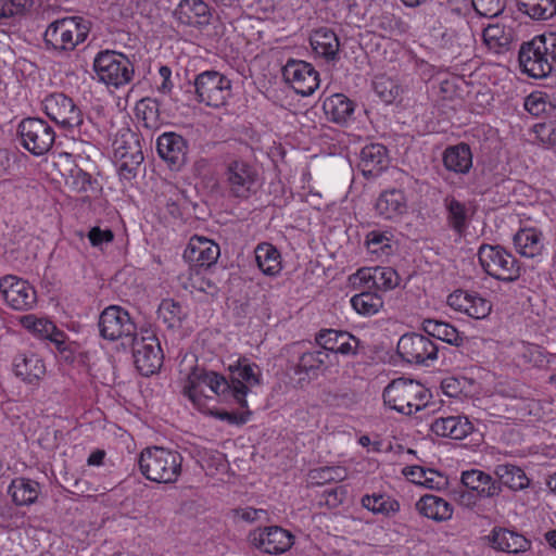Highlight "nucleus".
Here are the masks:
<instances>
[{
	"label": "nucleus",
	"instance_id": "obj_3",
	"mask_svg": "<svg viewBox=\"0 0 556 556\" xmlns=\"http://www.w3.org/2000/svg\"><path fill=\"white\" fill-rule=\"evenodd\" d=\"M91 23L81 16H66L51 22L45 34L46 48L58 53L73 51L83 43L90 31Z\"/></svg>",
	"mask_w": 556,
	"mask_h": 556
},
{
	"label": "nucleus",
	"instance_id": "obj_15",
	"mask_svg": "<svg viewBox=\"0 0 556 556\" xmlns=\"http://www.w3.org/2000/svg\"><path fill=\"white\" fill-rule=\"evenodd\" d=\"M0 292L5 303L15 311L33 309L37 303V293L26 280L13 275L0 278Z\"/></svg>",
	"mask_w": 556,
	"mask_h": 556
},
{
	"label": "nucleus",
	"instance_id": "obj_31",
	"mask_svg": "<svg viewBox=\"0 0 556 556\" xmlns=\"http://www.w3.org/2000/svg\"><path fill=\"white\" fill-rule=\"evenodd\" d=\"M323 110L329 121L343 125L352 118L355 104L344 94L336 93L324 100Z\"/></svg>",
	"mask_w": 556,
	"mask_h": 556
},
{
	"label": "nucleus",
	"instance_id": "obj_56",
	"mask_svg": "<svg viewBox=\"0 0 556 556\" xmlns=\"http://www.w3.org/2000/svg\"><path fill=\"white\" fill-rule=\"evenodd\" d=\"M27 328L31 329L35 333L39 334L45 339H49L52 332L55 330V326L53 323L47 319H35L30 325H27Z\"/></svg>",
	"mask_w": 556,
	"mask_h": 556
},
{
	"label": "nucleus",
	"instance_id": "obj_6",
	"mask_svg": "<svg viewBox=\"0 0 556 556\" xmlns=\"http://www.w3.org/2000/svg\"><path fill=\"white\" fill-rule=\"evenodd\" d=\"M93 72L100 83L119 88L128 85L135 74L134 64L127 55L113 50H102L93 60Z\"/></svg>",
	"mask_w": 556,
	"mask_h": 556
},
{
	"label": "nucleus",
	"instance_id": "obj_48",
	"mask_svg": "<svg viewBox=\"0 0 556 556\" xmlns=\"http://www.w3.org/2000/svg\"><path fill=\"white\" fill-rule=\"evenodd\" d=\"M142 154L140 142L136 135L128 132L115 141L114 156L117 161H129L128 157H135V151Z\"/></svg>",
	"mask_w": 556,
	"mask_h": 556
},
{
	"label": "nucleus",
	"instance_id": "obj_49",
	"mask_svg": "<svg viewBox=\"0 0 556 556\" xmlns=\"http://www.w3.org/2000/svg\"><path fill=\"white\" fill-rule=\"evenodd\" d=\"M33 3V0H0V24H5L4 20L25 14Z\"/></svg>",
	"mask_w": 556,
	"mask_h": 556
},
{
	"label": "nucleus",
	"instance_id": "obj_30",
	"mask_svg": "<svg viewBox=\"0 0 556 556\" xmlns=\"http://www.w3.org/2000/svg\"><path fill=\"white\" fill-rule=\"evenodd\" d=\"M443 165L448 172L467 174L472 166V153L467 143L447 147L442 155Z\"/></svg>",
	"mask_w": 556,
	"mask_h": 556
},
{
	"label": "nucleus",
	"instance_id": "obj_44",
	"mask_svg": "<svg viewBox=\"0 0 556 556\" xmlns=\"http://www.w3.org/2000/svg\"><path fill=\"white\" fill-rule=\"evenodd\" d=\"M361 504L375 515L389 516L400 509V505L395 500L383 494H366L362 497Z\"/></svg>",
	"mask_w": 556,
	"mask_h": 556
},
{
	"label": "nucleus",
	"instance_id": "obj_8",
	"mask_svg": "<svg viewBox=\"0 0 556 556\" xmlns=\"http://www.w3.org/2000/svg\"><path fill=\"white\" fill-rule=\"evenodd\" d=\"M224 184L229 194L238 199H249L256 191L258 174L245 160L233 159L225 164Z\"/></svg>",
	"mask_w": 556,
	"mask_h": 556
},
{
	"label": "nucleus",
	"instance_id": "obj_62",
	"mask_svg": "<svg viewBox=\"0 0 556 556\" xmlns=\"http://www.w3.org/2000/svg\"><path fill=\"white\" fill-rule=\"evenodd\" d=\"M428 469H425L420 466H413L407 468V471L405 475L409 477V480L416 484L422 485V480L425 479V476H427Z\"/></svg>",
	"mask_w": 556,
	"mask_h": 556
},
{
	"label": "nucleus",
	"instance_id": "obj_13",
	"mask_svg": "<svg viewBox=\"0 0 556 556\" xmlns=\"http://www.w3.org/2000/svg\"><path fill=\"white\" fill-rule=\"evenodd\" d=\"M100 334L110 341L122 338L134 339L137 327L129 313L121 306L106 307L99 317Z\"/></svg>",
	"mask_w": 556,
	"mask_h": 556
},
{
	"label": "nucleus",
	"instance_id": "obj_21",
	"mask_svg": "<svg viewBox=\"0 0 556 556\" xmlns=\"http://www.w3.org/2000/svg\"><path fill=\"white\" fill-rule=\"evenodd\" d=\"M13 370L15 376L23 382L38 386L46 375V365L38 354L31 351H24L15 355Z\"/></svg>",
	"mask_w": 556,
	"mask_h": 556
},
{
	"label": "nucleus",
	"instance_id": "obj_22",
	"mask_svg": "<svg viewBox=\"0 0 556 556\" xmlns=\"http://www.w3.org/2000/svg\"><path fill=\"white\" fill-rule=\"evenodd\" d=\"M220 254L219 245L202 237H192L185 250L184 257L198 267H210Z\"/></svg>",
	"mask_w": 556,
	"mask_h": 556
},
{
	"label": "nucleus",
	"instance_id": "obj_2",
	"mask_svg": "<svg viewBox=\"0 0 556 556\" xmlns=\"http://www.w3.org/2000/svg\"><path fill=\"white\" fill-rule=\"evenodd\" d=\"M518 60L521 71L533 78H545L556 72V33H545L523 42Z\"/></svg>",
	"mask_w": 556,
	"mask_h": 556
},
{
	"label": "nucleus",
	"instance_id": "obj_17",
	"mask_svg": "<svg viewBox=\"0 0 556 556\" xmlns=\"http://www.w3.org/2000/svg\"><path fill=\"white\" fill-rule=\"evenodd\" d=\"M249 540L253 546L267 554H282L293 545V535L290 531L270 526L252 531Z\"/></svg>",
	"mask_w": 556,
	"mask_h": 556
},
{
	"label": "nucleus",
	"instance_id": "obj_41",
	"mask_svg": "<svg viewBox=\"0 0 556 556\" xmlns=\"http://www.w3.org/2000/svg\"><path fill=\"white\" fill-rule=\"evenodd\" d=\"M518 9L533 20H548L556 14V0H518Z\"/></svg>",
	"mask_w": 556,
	"mask_h": 556
},
{
	"label": "nucleus",
	"instance_id": "obj_20",
	"mask_svg": "<svg viewBox=\"0 0 556 556\" xmlns=\"http://www.w3.org/2000/svg\"><path fill=\"white\" fill-rule=\"evenodd\" d=\"M316 343L325 352L341 355H355L359 346V340L348 331L336 329H323L316 334Z\"/></svg>",
	"mask_w": 556,
	"mask_h": 556
},
{
	"label": "nucleus",
	"instance_id": "obj_61",
	"mask_svg": "<svg viewBox=\"0 0 556 556\" xmlns=\"http://www.w3.org/2000/svg\"><path fill=\"white\" fill-rule=\"evenodd\" d=\"M143 108V118L148 119L153 117L157 113V103L151 99H143L139 102L137 110L140 111Z\"/></svg>",
	"mask_w": 556,
	"mask_h": 556
},
{
	"label": "nucleus",
	"instance_id": "obj_34",
	"mask_svg": "<svg viewBox=\"0 0 556 556\" xmlns=\"http://www.w3.org/2000/svg\"><path fill=\"white\" fill-rule=\"evenodd\" d=\"M8 493L16 505H30L38 498L40 485L35 480L20 477L12 480Z\"/></svg>",
	"mask_w": 556,
	"mask_h": 556
},
{
	"label": "nucleus",
	"instance_id": "obj_32",
	"mask_svg": "<svg viewBox=\"0 0 556 556\" xmlns=\"http://www.w3.org/2000/svg\"><path fill=\"white\" fill-rule=\"evenodd\" d=\"M407 210L404 192L399 189L383 191L376 202L377 213L386 219H392Z\"/></svg>",
	"mask_w": 556,
	"mask_h": 556
},
{
	"label": "nucleus",
	"instance_id": "obj_5",
	"mask_svg": "<svg viewBox=\"0 0 556 556\" xmlns=\"http://www.w3.org/2000/svg\"><path fill=\"white\" fill-rule=\"evenodd\" d=\"M382 396L384 404L392 409L412 415L428 405L430 392L418 381L399 378L384 388Z\"/></svg>",
	"mask_w": 556,
	"mask_h": 556
},
{
	"label": "nucleus",
	"instance_id": "obj_37",
	"mask_svg": "<svg viewBox=\"0 0 556 556\" xmlns=\"http://www.w3.org/2000/svg\"><path fill=\"white\" fill-rule=\"evenodd\" d=\"M446 210L447 225L459 236H463L468 227L469 213L465 203L454 197H446L443 201Z\"/></svg>",
	"mask_w": 556,
	"mask_h": 556
},
{
	"label": "nucleus",
	"instance_id": "obj_38",
	"mask_svg": "<svg viewBox=\"0 0 556 556\" xmlns=\"http://www.w3.org/2000/svg\"><path fill=\"white\" fill-rule=\"evenodd\" d=\"M281 256L279 251L270 243H260L255 249V260L258 268L267 276H276L280 273Z\"/></svg>",
	"mask_w": 556,
	"mask_h": 556
},
{
	"label": "nucleus",
	"instance_id": "obj_18",
	"mask_svg": "<svg viewBox=\"0 0 556 556\" xmlns=\"http://www.w3.org/2000/svg\"><path fill=\"white\" fill-rule=\"evenodd\" d=\"M447 304L475 319H483L492 311L491 302L473 291L456 290L447 296Z\"/></svg>",
	"mask_w": 556,
	"mask_h": 556
},
{
	"label": "nucleus",
	"instance_id": "obj_9",
	"mask_svg": "<svg viewBox=\"0 0 556 556\" xmlns=\"http://www.w3.org/2000/svg\"><path fill=\"white\" fill-rule=\"evenodd\" d=\"M17 136L21 146L36 156L49 152L55 140L52 126L38 117L22 119L17 126Z\"/></svg>",
	"mask_w": 556,
	"mask_h": 556
},
{
	"label": "nucleus",
	"instance_id": "obj_19",
	"mask_svg": "<svg viewBox=\"0 0 556 556\" xmlns=\"http://www.w3.org/2000/svg\"><path fill=\"white\" fill-rule=\"evenodd\" d=\"M156 150L172 169H180L187 163L188 142L176 132H164L156 140Z\"/></svg>",
	"mask_w": 556,
	"mask_h": 556
},
{
	"label": "nucleus",
	"instance_id": "obj_23",
	"mask_svg": "<svg viewBox=\"0 0 556 556\" xmlns=\"http://www.w3.org/2000/svg\"><path fill=\"white\" fill-rule=\"evenodd\" d=\"M431 431L439 437L463 440L475 431V427L467 416L456 415L434 419Z\"/></svg>",
	"mask_w": 556,
	"mask_h": 556
},
{
	"label": "nucleus",
	"instance_id": "obj_52",
	"mask_svg": "<svg viewBox=\"0 0 556 556\" xmlns=\"http://www.w3.org/2000/svg\"><path fill=\"white\" fill-rule=\"evenodd\" d=\"M374 88L378 97L386 103H392L399 96V87L390 79L377 78Z\"/></svg>",
	"mask_w": 556,
	"mask_h": 556
},
{
	"label": "nucleus",
	"instance_id": "obj_7",
	"mask_svg": "<svg viewBox=\"0 0 556 556\" xmlns=\"http://www.w3.org/2000/svg\"><path fill=\"white\" fill-rule=\"evenodd\" d=\"M477 255L489 276L506 282L516 281L520 277L519 262L502 245L481 244Z\"/></svg>",
	"mask_w": 556,
	"mask_h": 556
},
{
	"label": "nucleus",
	"instance_id": "obj_16",
	"mask_svg": "<svg viewBox=\"0 0 556 556\" xmlns=\"http://www.w3.org/2000/svg\"><path fill=\"white\" fill-rule=\"evenodd\" d=\"M283 78L303 97L314 93L319 86V74L311 63L289 60L282 71Z\"/></svg>",
	"mask_w": 556,
	"mask_h": 556
},
{
	"label": "nucleus",
	"instance_id": "obj_46",
	"mask_svg": "<svg viewBox=\"0 0 556 556\" xmlns=\"http://www.w3.org/2000/svg\"><path fill=\"white\" fill-rule=\"evenodd\" d=\"M66 185L78 193H97L98 182L91 175L81 168H74L66 178Z\"/></svg>",
	"mask_w": 556,
	"mask_h": 556
},
{
	"label": "nucleus",
	"instance_id": "obj_40",
	"mask_svg": "<svg viewBox=\"0 0 556 556\" xmlns=\"http://www.w3.org/2000/svg\"><path fill=\"white\" fill-rule=\"evenodd\" d=\"M483 40L496 51L508 50L514 40L513 29L501 24H490L483 29Z\"/></svg>",
	"mask_w": 556,
	"mask_h": 556
},
{
	"label": "nucleus",
	"instance_id": "obj_51",
	"mask_svg": "<svg viewBox=\"0 0 556 556\" xmlns=\"http://www.w3.org/2000/svg\"><path fill=\"white\" fill-rule=\"evenodd\" d=\"M475 11L483 17H496L505 9V0H471Z\"/></svg>",
	"mask_w": 556,
	"mask_h": 556
},
{
	"label": "nucleus",
	"instance_id": "obj_4",
	"mask_svg": "<svg viewBox=\"0 0 556 556\" xmlns=\"http://www.w3.org/2000/svg\"><path fill=\"white\" fill-rule=\"evenodd\" d=\"M182 456L172 450L153 446L144 448L138 459L141 473L157 483L176 482L181 473Z\"/></svg>",
	"mask_w": 556,
	"mask_h": 556
},
{
	"label": "nucleus",
	"instance_id": "obj_25",
	"mask_svg": "<svg viewBox=\"0 0 556 556\" xmlns=\"http://www.w3.org/2000/svg\"><path fill=\"white\" fill-rule=\"evenodd\" d=\"M460 481L463 486L475 492L482 498L494 497L502 492V488L497 481L479 469L463 471Z\"/></svg>",
	"mask_w": 556,
	"mask_h": 556
},
{
	"label": "nucleus",
	"instance_id": "obj_35",
	"mask_svg": "<svg viewBox=\"0 0 556 556\" xmlns=\"http://www.w3.org/2000/svg\"><path fill=\"white\" fill-rule=\"evenodd\" d=\"M416 507L421 515L435 521H445L453 515L451 504L432 494L424 495L417 502Z\"/></svg>",
	"mask_w": 556,
	"mask_h": 556
},
{
	"label": "nucleus",
	"instance_id": "obj_54",
	"mask_svg": "<svg viewBox=\"0 0 556 556\" xmlns=\"http://www.w3.org/2000/svg\"><path fill=\"white\" fill-rule=\"evenodd\" d=\"M88 239L92 247L102 248L113 241L114 235L111 229H101L100 227H92L88 232Z\"/></svg>",
	"mask_w": 556,
	"mask_h": 556
},
{
	"label": "nucleus",
	"instance_id": "obj_36",
	"mask_svg": "<svg viewBox=\"0 0 556 556\" xmlns=\"http://www.w3.org/2000/svg\"><path fill=\"white\" fill-rule=\"evenodd\" d=\"M422 329L428 336L455 346H460L466 339L454 326L438 319H425Z\"/></svg>",
	"mask_w": 556,
	"mask_h": 556
},
{
	"label": "nucleus",
	"instance_id": "obj_43",
	"mask_svg": "<svg viewBox=\"0 0 556 556\" xmlns=\"http://www.w3.org/2000/svg\"><path fill=\"white\" fill-rule=\"evenodd\" d=\"M328 358L329 353L321 348L304 352L298 362V372L316 376L318 370L326 366Z\"/></svg>",
	"mask_w": 556,
	"mask_h": 556
},
{
	"label": "nucleus",
	"instance_id": "obj_57",
	"mask_svg": "<svg viewBox=\"0 0 556 556\" xmlns=\"http://www.w3.org/2000/svg\"><path fill=\"white\" fill-rule=\"evenodd\" d=\"M422 485L431 489V490H441L444 488L447 483V480L444 476L439 473L435 470L428 469L427 476H425V479L422 480Z\"/></svg>",
	"mask_w": 556,
	"mask_h": 556
},
{
	"label": "nucleus",
	"instance_id": "obj_28",
	"mask_svg": "<svg viewBox=\"0 0 556 556\" xmlns=\"http://www.w3.org/2000/svg\"><path fill=\"white\" fill-rule=\"evenodd\" d=\"M174 14L181 24L188 26H205L211 20L210 8L202 0H181Z\"/></svg>",
	"mask_w": 556,
	"mask_h": 556
},
{
	"label": "nucleus",
	"instance_id": "obj_26",
	"mask_svg": "<svg viewBox=\"0 0 556 556\" xmlns=\"http://www.w3.org/2000/svg\"><path fill=\"white\" fill-rule=\"evenodd\" d=\"M388 164V151L384 146L370 143L361 150L358 166L365 177H377Z\"/></svg>",
	"mask_w": 556,
	"mask_h": 556
},
{
	"label": "nucleus",
	"instance_id": "obj_55",
	"mask_svg": "<svg viewBox=\"0 0 556 556\" xmlns=\"http://www.w3.org/2000/svg\"><path fill=\"white\" fill-rule=\"evenodd\" d=\"M135 157H128L129 161H117L118 162V172L119 175L125 178H130L131 176H135V172L137 167L142 163L143 161V154H139L138 150L135 151Z\"/></svg>",
	"mask_w": 556,
	"mask_h": 556
},
{
	"label": "nucleus",
	"instance_id": "obj_1",
	"mask_svg": "<svg viewBox=\"0 0 556 556\" xmlns=\"http://www.w3.org/2000/svg\"><path fill=\"white\" fill-rule=\"evenodd\" d=\"M228 378L212 370L194 367L187 376L182 393L193 404L207 399V391L215 394L220 402L247 407V395L251 389L261 383L262 372L257 365L240 358L230 365Z\"/></svg>",
	"mask_w": 556,
	"mask_h": 556
},
{
	"label": "nucleus",
	"instance_id": "obj_11",
	"mask_svg": "<svg viewBox=\"0 0 556 556\" xmlns=\"http://www.w3.org/2000/svg\"><path fill=\"white\" fill-rule=\"evenodd\" d=\"M42 104L45 113L70 132L80 127L84 122L81 110L64 93H51L45 98Z\"/></svg>",
	"mask_w": 556,
	"mask_h": 556
},
{
	"label": "nucleus",
	"instance_id": "obj_60",
	"mask_svg": "<svg viewBox=\"0 0 556 556\" xmlns=\"http://www.w3.org/2000/svg\"><path fill=\"white\" fill-rule=\"evenodd\" d=\"M441 389L446 395L454 397L460 393V382L454 377H448L442 380Z\"/></svg>",
	"mask_w": 556,
	"mask_h": 556
},
{
	"label": "nucleus",
	"instance_id": "obj_39",
	"mask_svg": "<svg viewBox=\"0 0 556 556\" xmlns=\"http://www.w3.org/2000/svg\"><path fill=\"white\" fill-rule=\"evenodd\" d=\"M494 473L498 479V484L505 485L510 490L519 491L528 488L530 480L525 471L511 464H500L495 467Z\"/></svg>",
	"mask_w": 556,
	"mask_h": 556
},
{
	"label": "nucleus",
	"instance_id": "obj_14",
	"mask_svg": "<svg viewBox=\"0 0 556 556\" xmlns=\"http://www.w3.org/2000/svg\"><path fill=\"white\" fill-rule=\"evenodd\" d=\"M131 342L135 364L139 372L146 377L155 374L162 367L164 359L157 338L148 332L140 339L135 337Z\"/></svg>",
	"mask_w": 556,
	"mask_h": 556
},
{
	"label": "nucleus",
	"instance_id": "obj_59",
	"mask_svg": "<svg viewBox=\"0 0 556 556\" xmlns=\"http://www.w3.org/2000/svg\"><path fill=\"white\" fill-rule=\"evenodd\" d=\"M48 340L55 345L59 352H70L72 354V350L66 334L63 331L59 330L58 328H55V330L52 332Z\"/></svg>",
	"mask_w": 556,
	"mask_h": 556
},
{
	"label": "nucleus",
	"instance_id": "obj_64",
	"mask_svg": "<svg viewBox=\"0 0 556 556\" xmlns=\"http://www.w3.org/2000/svg\"><path fill=\"white\" fill-rule=\"evenodd\" d=\"M481 497L478 496L475 492L467 490L459 493L458 501L462 505L470 507L476 505L477 501Z\"/></svg>",
	"mask_w": 556,
	"mask_h": 556
},
{
	"label": "nucleus",
	"instance_id": "obj_24",
	"mask_svg": "<svg viewBox=\"0 0 556 556\" xmlns=\"http://www.w3.org/2000/svg\"><path fill=\"white\" fill-rule=\"evenodd\" d=\"M488 540L493 548L510 554L526 552L531 546L522 534L507 528H493Z\"/></svg>",
	"mask_w": 556,
	"mask_h": 556
},
{
	"label": "nucleus",
	"instance_id": "obj_29",
	"mask_svg": "<svg viewBox=\"0 0 556 556\" xmlns=\"http://www.w3.org/2000/svg\"><path fill=\"white\" fill-rule=\"evenodd\" d=\"M309 42L314 52L328 62L339 60L340 42L337 34L327 27L314 30L309 36Z\"/></svg>",
	"mask_w": 556,
	"mask_h": 556
},
{
	"label": "nucleus",
	"instance_id": "obj_53",
	"mask_svg": "<svg viewBox=\"0 0 556 556\" xmlns=\"http://www.w3.org/2000/svg\"><path fill=\"white\" fill-rule=\"evenodd\" d=\"M243 408L244 409L242 412L217 410L215 413V417L219 420L227 421L230 425L242 426L250 420L252 415L248 406Z\"/></svg>",
	"mask_w": 556,
	"mask_h": 556
},
{
	"label": "nucleus",
	"instance_id": "obj_10",
	"mask_svg": "<svg viewBox=\"0 0 556 556\" xmlns=\"http://www.w3.org/2000/svg\"><path fill=\"white\" fill-rule=\"evenodd\" d=\"M195 96L207 106H224L231 97V80L217 71H204L194 78Z\"/></svg>",
	"mask_w": 556,
	"mask_h": 556
},
{
	"label": "nucleus",
	"instance_id": "obj_50",
	"mask_svg": "<svg viewBox=\"0 0 556 556\" xmlns=\"http://www.w3.org/2000/svg\"><path fill=\"white\" fill-rule=\"evenodd\" d=\"M345 477L346 471L342 467H321L311 471V478L318 484L342 481Z\"/></svg>",
	"mask_w": 556,
	"mask_h": 556
},
{
	"label": "nucleus",
	"instance_id": "obj_45",
	"mask_svg": "<svg viewBox=\"0 0 556 556\" xmlns=\"http://www.w3.org/2000/svg\"><path fill=\"white\" fill-rule=\"evenodd\" d=\"M352 307L364 316H372L377 314L383 306V300L376 292L364 291L355 294L351 299Z\"/></svg>",
	"mask_w": 556,
	"mask_h": 556
},
{
	"label": "nucleus",
	"instance_id": "obj_63",
	"mask_svg": "<svg viewBox=\"0 0 556 556\" xmlns=\"http://www.w3.org/2000/svg\"><path fill=\"white\" fill-rule=\"evenodd\" d=\"M333 397L338 405L350 406L357 402V395L355 392L336 393Z\"/></svg>",
	"mask_w": 556,
	"mask_h": 556
},
{
	"label": "nucleus",
	"instance_id": "obj_27",
	"mask_svg": "<svg viewBox=\"0 0 556 556\" xmlns=\"http://www.w3.org/2000/svg\"><path fill=\"white\" fill-rule=\"evenodd\" d=\"M356 277L368 288L389 291L400 283V276L392 267H371L361 268L356 273Z\"/></svg>",
	"mask_w": 556,
	"mask_h": 556
},
{
	"label": "nucleus",
	"instance_id": "obj_58",
	"mask_svg": "<svg viewBox=\"0 0 556 556\" xmlns=\"http://www.w3.org/2000/svg\"><path fill=\"white\" fill-rule=\"evenodd\" d=\"M159 75L162 81L157 86V90L163 94H169L174 88V84L172 81V70L167 65H162L159 68Z\"/></svg>",
	"mask_w": 556,
	"mask_h": 556
},
{
	"label": "nucleus",
	"instance_id": "obj_42",
	"mask_svg": "<svg viewBox=\"0 0 556 556\" xmlns=\"http://www.w3.org/2000/svg\"><path fill=\"white\" fill-rule=\"evenodd\" d=\"M525 109L533 116H552L556 113V103L544 92L535 91L525 99Z\"/></svg>",
	"mask_w": 556,
	"mask_h": 556
},
{
	"label": "nucleus",
	"instance_id": "obj_47",
	"mask_svg": "<svg viewBox=\"0 0 556 556\" xmlns=\"http://www.w3.org/2000/svg\"><path fill=\"white\" fill-rule=\"evenodd\" d=\"M182 199L181 191L172 184H166L162 193L157 197V205L164 206L173 217L181 215L179 203Z\"/></svg>",
	"mask_w": 556,
	"mask_h": 556
},
{
	"label": "nucleus",
	"instance_id": "obj_12",
	"mask_svg": "<svg viewBox=\"0 0 556 556\" xmlns=\"http://www.w3.org/2000/svg\"><path fill=\"white\" fill-rule=\"evenodd\" d=\"M396 351L406 363L427 365L428 361L437 359L439 349L429 337L412 332L400 338Z\"/></svg>",
	"mask_w": 556,
	"mask_h": 556
},
{
	"label": "nucleus",
	"instance_id": "obj_33",
	"mask_svg": "<svg viewBox=\"0 0 556 556\" xmlns=\"http://www.w3.org/2000/svg\"><path fill=\"white\" fill-rule=\"evenodd\" d=\"M514 245L522 256L534 257L540 255L543 250L542 232L535 228L520 229L514 236Z\"/></svg>",
	"mask_w": 556,
	"mask_h": 556
}]
</instances>
